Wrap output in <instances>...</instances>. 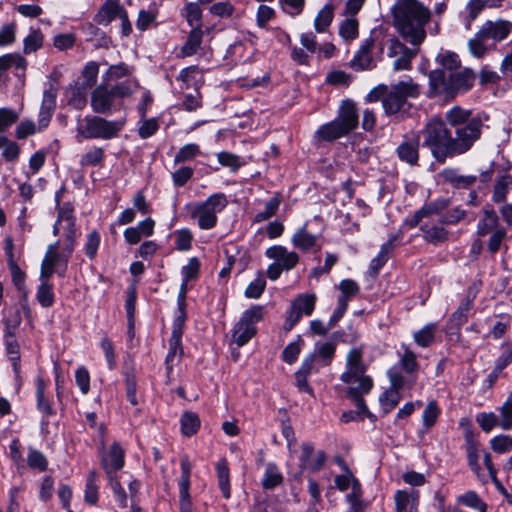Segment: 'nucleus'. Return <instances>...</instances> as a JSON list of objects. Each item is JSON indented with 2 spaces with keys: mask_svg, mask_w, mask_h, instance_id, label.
I'll return each instance as SVG.
<instances>
[{
  "mask_svg": "<svg viewBox=\"0 0 512 512\" xmlns=\"http://www.w3.org/2000/svg\"><path fill=\"white\" fill-rule=\"evenodd\" d=\"M184 317H177L173 323L172 334L169 339V351L165 358L167 373L169 374L173 368V361L177 354L182 353L181 339L183 335Z\"/></svg>",
  "mask_w": 512,
  "mask_h": 512,
  "instance_id": "nucleus-14",
  "label": "nucleus"
},
{
  "mask_svg": "<svg viewBox=\"0 0 512 512\" xmlns=\"http://www.w3.org/2000/svg\"><path fill=\"white\" fill-rule=\"evenodd\" d=\"M126 10L121 5L120 0H106L94 16V21L98 25L107 26L116 18H120Z\"/></svg>",
  "mask_w": 512,
  "mask_h": 512,
  "instance_id": "nucleus-17",
  "label": "nucleus"
},
{
  "mask_svg": "<svg viewBox=\"0 0 512 512\" xmlns=\"http://www.w3.org/2000/svg\"><path fill=\"white\" fill-rule=\"evenodd\" d=\"M291 242L295 248L306 251L316 245L317 236L308 232L305 227H301L293 234Z\"/></svg>",
  "mask_w": 512,
  "mask_h": 512,
  "instance_id": "nucleus-27",
  "label": "nucleus"
},
{
  "mask_svg": "<svg viewBox=\"0 0 512 512\" xmlns=\"http://www.w3.org/2000/svg\"><path fill=\"white\" fill-rule=\"evenodd\" d=\"M58 248H59L58 242L50 244L47 248L45 257L43 259V261H47V264H49L50 266H52L55 269L57 267L63 266V252L60 253L58 251ZM62 270H63V267H61V269L58 271V273L60 274V272Z\"/></svg>",
  "mask_w": 512,
  "mask_h": 512,
  "instance_id": "nucleus-48",
  "label": "nucleus"
},
{
  "mask_svg": "<svg viewBox=\"0 0 512 512\" xmlns=\"http://www.w3.org/2000/svg\"><path fill=\"white\" fill-rule=\"evenodd\" d=\"M317 297L315 294H299L291 303L287 312L284 329L290 331L301 319L303 315H312Z\"/></svg>",
  "mask_w": 512,
  "mask_h": 512,
  "instance_id": "nucleus-11",
  "label": "nucleus"
},
{
  "mask_svg": "<svg viewBox=\"0 0 512 512\" xmlns=\"http://www.w3.org/2000/svg\"><path fill=\"white\" fill-rule=\"evenodd\" d=\"M228 204L227 197L223 193L209 196L205 201L188 206L192 219L197 221L202 230H210L217 224V214Z\"/></svg>",
  "mask_w": 512,
  "mask_h": 512,
  "instance_id": "nucleus-9",
  "label": "nucleus"
},
{
  "mask_svg": "<svg viewBox=\"0 0 512 512\" xmlns=\"http://www.w3.org/2000/svg\"><path fill=\"white\" fill-rule=\"evenodd\" d=\"M334 17V7L332 4H326L316 15L314 28L318 33H323L331 25Z\"/></svg>",
  "mask_w": 512,
  "mask_h": 512,
  "instance_id": "nucleus-29",
  "label": "nucleus"
},
{
  "mask_svg": "<svg viewBox=\"0 0 512 512\" xmlns=\"http://www.w3.org/2000/svg\"><path fill=\"white\" fill-rule=\"evenodd\" d=\"M182 16L185 17L192 29L201 28L202 10L197 3H187L182 9Z\"/></svg>",
  "mask_w": 512,
  "mask_h": 512,
  "instance_id": "nucleus-34",
  "label": "nucleus"
},
{
  "mask_svg": "<svg viewBox=\"0 0 512 512\" xmlns=\"http://www.w3.org/2000/svg\"><path fill=\"white\" fill-rule=\"evenodd\" d=\"M27 464L30 468L36 469L40 472L46 471L48 467V461L44 454L33 448H29Z\"/></svg>",
  "mask_w": 512,
  "mask_h": 512,
  "instance_id": "nucleus-46",
  "label": "nucleus"
},
{
  "mask_svg": "<svg viewBox=\"0 0 512 512\" xmlns=\"http://www.w3.org/2000/svg\"><path fill=\"white\" fill-rule=\"evenodd\" d=\"M400 401V394L395 390H388L380 397L382 410L385 414L390 413Z\"/></svg>",
  "mask_w": 512,
  "mask_h": 512,
  "instance_id": "nucleus-58",
  "label": "nucleus"
},
{
  "mask_svg": "<svg viewBox=\"0 0 512 512\" xmlns=\"http://www.w3.org/2000/svg\"><path fill=\"white\" fill-rule=\"evenodd\" d=\"M499 426L503 430L512 429V393L508 396L506 401L500 407Z\"/></svg>",
  "mask_w": 512,
  "mask_h": 512,
  "instance_id": "nucleus-50",
  "label": "nucleus"
},
{
  "mask_svg": "<svg viewBox=\"0 0 512 512\" xmlns=\"http://www.w3.org/2000/svg\"><path fill=\"white\" fill-rule=\"evenodd\" d=\"M466 452L471 470L479 476L481 467L479 464L478 443L472 435L466 436Z\"/></svg>",
  "mask_w": 512,
  "mask_h": 512,
  "instance_id": "nucleus-32",
  "label": "nucleus"
},
{
  "mask_svg": "<svg viewBox=\"0 0 512 512\" xmlns=\"http://www.w3.org/2000/svg\"><path fill=\"white\" fill-rule=\"evenodd\" d=\"M280 202L278 196L270 198L265 204V209L255 215L254 222L261 223L274 216L279 209Z\"/></svg>",
  "mask_w": 512,
  "mask_h": 512,
  "instance_id": "nucleus-44",
  "label": "nucleus"
},
{
  "mask_svg": "<svg viewBox=\"0 0 512 512\" xmlns=\"http://www.w3.org/2000/svg\"><path fill=\"white\" fill-rule=\"evenodd\" d=\"M418 48H408L397 39L390 41L387 55L394 58L393 70L403 71L412 68V60L417 56Z\"/></svg>",
  "mask_w": 512,
  "mask_h": 512,
  "instance_id": "nucleus-12",
  "label": "nucleus"
},
{
  "mask_svg": "<svg viewBox=\"0 0 512 512\" xmlns=\"http://www.w3.org/2000/svg\"><path fill=\"white\" fill-rule=\"evenodd\" d=\"M512 32V22L505 19L487 20L481 25L475 35L468 40L470 54L478 59L484 58L487 53L495 49L496 45Z\"/></svg>",
  "mask_w": 512,
  "mask_h": 512,
  "instance_id": "nucleus-4",
  "label": "nucleus"
},
{
  "mask_svg": "<svg viewBox=\"0 0 512 512\" xmlns=\"http://www.w3.org/2000/svg\"><path fill=\"white\" fill-rule=\"evenodd\" d=\"M374 40L368 38L361 45L351 60V67L355 70H367L373 67L372 49Z\"/></svg>",
  "mask_w": 512,
  "mask_h": 512,
  "instance_id": "nucleus-21",
  "label": "nucleus"
},
{
  "mask_svg": "<svg viewBox=\"0 0 512 512\" xmlns=\"http://www.w3.org/2000/svg\"><path fill=\"white\" fill-rule=\"evenodd\" d=\"M339 290L341 292V295L339 296L338 299L344 298L345 304L348 305L350 298L356 296L359 293L360 288L359 285L354 280L344 279L339 284Z\"/></svg>",
  "mask_w": 512,
  "mask_h": 512,
  "instance_id": "nucleus-55",
  "label": "nucleus"
},
{
  "mask_svg": "<svg viewBox=\"0 0 512 512\" xmlns=\"http://www.w3.org/2000/svg\"><path fill=\"white\" fill-rule=\"evenodd\" d=\"M500 226L499 217L493 209L484 210L482 217L477 224V234L480 237L494 233Z\"/></svg>",
  "mask_w": 512,
  "mask_h": 512,
  "instance_id": "nucleus-23",
  "label": "nucleus"
},
{
  "mask_svg": "<svg viewBox=\"0 0 512 512\" xmlns=\"http://www.w3.org/2000/svg\"><path fill=\"white\" fill-rule=\"evenodd\" d=\"M36 298L42 307H50L54 303V293L52 285L41 283L37 288Z\"/></svg>",
  "mask_w": 512,
  "mask_h": 512,
  "instance_id": "nucleus-53",
  "label": "nucleus"
},
{
  "mask_svg": "<svg viewBox=\"0 0 512 512\" xmlns=\"http://www.w3.org/2000/svg\"><path fill=\"white\" fill-rule=\"evenodd\" d=\"M396 512H418L419 493L397 490L394 495Z\"/></svg>",
  "mask_w": 512,
  "mask_h": 512,
  "instance_id": "nucleus-22",
  "label": "nucleus"
},
{
  "mask_svg": "<svg viewBox=\"0 0 512 512\" xmlns=\"http://www.w3.org/2000/svg\"><path fill=\"white\" fill-rule=\"evenodd\" d=\"M336 350V343L332 341L318 342L315 345V357L317 356L323 365H329Z\"/></svg>",
  "mask_w": 512,
  "mask_h": 512,
  "instance_id": "nucleus-38",
  "label": "nucleus"
},
{
  "mask_svg": "<svg viewBox=\"0 0 512 512\" xmlns=\"http://www.w3.org/2000/svg\"><path fill=\"white\" fill-rule=\"evenodd\" d=\"M43 35L40 30H31L29 35L24 39V52L26 54L35 52L42 46Z\"/></svg>",
  "mask_w": 512,
  "mask_h": 512,
  "instance_id": "nucleus-63",
  "label": "nucleus"
},
{
  "mask_svg": "<svg viewBox=\"0 0 512 512\" xmlns=\"http://www.w3.org/2000/svg\"><path fill=\"white\" fill-rule=\"evenodd\" d=\"M341 380L347 385L348 395L355 401L357 408L365 412L367 407L362 396L371 390L373 381L366 375L360 347H354L347 353L346 370L342 373Z\"/></svg>",
  "mask_w": 512,
  "mask_h": 512,
  "instance_id": "nucleus-3",
  "label": "nucleus"
},
{
  "mask_svg": "<svg viewBox=\"0 0 512 512\" xmlns=\"http://www.w3.org/2000/svg\"><path fill=\"white\" fill-rule=\"evenodd\" d=\"M419 138L418 135L412 139L403 140L396 148V154L400 161L414 166L419 160Z\"/></svg>",
  "mask_w": 512,
  "mask_h": 512,
  "instance_id": "nucleus-20",
  "label": "nucleus"
},
{
  "mask_svg": "<svg viewBox=\"0 0 512 512\" xmlns=\"http://www.w3.org/2000/svg\"><path fill=\"white\" fill-rule=\"evenodd\" d=\"M200 269V262L196 257L189 259L187 265L182 267L183 280L180 287L187 288V284L190 280L195 279L198 276Z\"/></svg>",
  "mask_w": 512,
  "mask_h": 512,
  "instance_id": "nucleus-49",
  "label": "nucleus"
},
{
  "mask_svg": "<svg viewBox=\"0 0 512 512\" xmlns=\"http://www.w3.org/2000/svg\"><path fill=\"white\" fill-rule=\"evenodd\" d=\"M5 346L6 352L9 357V360L12 363V368L16 376H18L20 372V353H19V345L15 338L14 333L10 330L9 327L6 328L5 332Z\"/></svg>",
  "mask_w": 512,
  "mask_h": 512,
  "instance_id": "nucleus-25",
  "label": "nucleus"
},
{
  "mask_svg": "<svg viewBox=\"0 0 512 512\" xmlns=\"http://www.w3.org/2000/svg\"><path fill=\"white\" fill-rule=\"evenodd\" d=\"M388 377L391 383V389L399 391L405 386H412L415 383V378L410 377L408 380L397 370L390 369L388 371Z\"/></svg>",
  "mask_w": 512,
  "mask_h": 512,
  "instance_id": "nucleus-54",
  "label": "nucleus"
},
{
  "mask_svg": "<svg viewBox=\"0 0 512 512\" xmlns=\"http://www.w3.org/2000/svg\"><path fill=\"white\" fill-rule=\"evenodd\" d=\"M420 94V87L412 78H406L391 86L382 99V106L387 116H394L399 120L404 119L411 108L409 98H417Z\"/></svg>",
  "mask_w": 512,
  "mask_h": 512,
  "instance_id": "nucleus-6",
  "label": "nucleus"
},
{
  "mask_svg": "<svg viewBox=\"0 0 512 512\" xmlns=\"http://www.w3.org/2000/svg\"><path fill=\"white\" fill-rule=\"evenodd\" d=\"M200 154V147L195 143H188L182 146L174 157V163H184L194 159Z\"/></svg>",
  "mask_w": 512,
  "mask_h": 512,
  "instance_id": "nucleus-47",
  "label": "nucleus"
},
{
  "mask_svg": "<svg viewBox=\"0 0 512 512\" xmlns=\"http://www.w3.org/2000/svg\"><path fill=\"white\" fill-rule=\"evenodd\" d=\"M491 448L494 452L504 454L512 450V437L507 435H498L490 440Z\"/></svg>",
  "mask_w": 512,
  "mask_h": 512,
  "instance_id": "nucleus-60",
  "label": "nucleus"
},
{
  "mask_svg": "<svg viewBox=\"0 0 512 512\" xmlns=\"http://www.w3.org/2000/svg\"><path fill=\"white\" fill-rule=\"evenodd\" d=\"M346 135L348 133L335 119L323 124L316 131V136L323 141H333Z\"/></svg>",
  "mask_w": 512,
  "mask_h": 512,
  "instance_id": "nucleus-26",
  "label": "nucleus"
},
{
  "mask_svg": "<svg viewBox=\"0 0 512 512\" xmlns=\"http://www.w3.org/2000/svg\"><path fill=\"white\" fill-rule=\"evenodd\" d=\"M217 159L222 166L228 167L232 171L238 170L243 165V161L238 155L227 151L219 152Z\"/></svg>",
  "mask_w": 512,
  "mask_h": 512,
  "instance_id": "nucleus-59",
  "label": "nucleus"
},
{
  "mask_svg": "<svg viewBox=\"0 0 512 512\" xmlns=\"http://www.w3.org/2000/svg\"><path fill=\"white\" fill-rule=\"evenodd\" d=\"M362 488L359 481H355L353 490L346 495V501L350 504L347 512H362L365 509V504L362 500Z\"/></svg>",
  "mask_w": 512,
  "mask_h": 512,
  "instance_id": "nucleus-35",
  "label": "nucleus"
},
{
  "mask_svg": "<svg viewBox=\"0 0 512 512\" xmlns=\"http://www.w3.org/2000/svg\"><path fill=\"white\" fill-rule=\"evenodd\" d=\"M418 137H422V146L429 149L437 162L444 163L453 157L451 130L447 122L435 118L429 120L418 132Z\"/></svg>",
  "mask_w": 512,
  "mask_h": 512,
  "instance_id": "nucleus-5",
  "label": "nucleus"
},
{
  "mask_svg": "<svg viewBox=\"0 0 512 512\" xmlns=\"http://www.w3.org/2000/svg\"><path fill=\"white\" fill-rule=\"evenodd\" d=\"M511 184L512 176L509 174H505L497 178L494 184L492 200L496 203L504 202Z\"/></svg>",
  "mask_w": 512,
  "mask_h": 512,
  "instance_id": "nucleus-33",
  "label": "nucleus"
},
{
  "mask_svg": "<svg viewBox=\"0 0 512 512\" xmlns=\"http://www.w3.org/2000/svg\"><path fill=\"white\" fill-rule=\"evenodd\" d=\"M125 120H108L100 116L88 115L78 122L77 133L84 139L109 140L117 137Z\"/></svg>",
  "mask_w": 512,
  "mask_h": 512,
  "instance_id": "nucleus-8",
  "label": "nucleus"
},
{
  "mask_svg": "<svg viewBox=\"0 0 512 512\" xmlns=\"http://www.w3.org/2000/svg\"><path fill=\"white\" fill-rule=\"evenodd\" d=\"M175 248L178 251H188L191 249L193 235L188 228L174 231Z\"/></svg>",
  "mask_w": 512,
  "mask_h": 512,
  "instance_id": "nucleus-45",
  "label": "nucleus"
},
{
  "mask_svg": "<svg viewBox=\"0 0 512 512\" xmlns=\"http://www.w3.org/2000/svg\"><path fill=\"white\" fill-rule=\"evenodd\" d=\"M266 281L262 274H259L256 279L249 283L245 290V296L248 298L257 299L264 292Z\"/></svg>",
  "mask_w": 512,
  "mask_h": 512,
  "instance_id": "nucleus-61",
  "label": "nucleus"
},
{
  "mask_svg": "<svg viewBox=\"0 0 512 512\" xmlns=\"http://www.w3.org/2000/svg\"><path fill=\"white\" fill-rule=\"evenodd\" d=\"M265 255L269 259L275 260L284 270L293 269L298 261L299 256L293 251H288L284 246L275 245L268 248Z\"/></svg>",
  "mask_w": 512,
  "mask_h": 512,
  "instance_id": "nucleus-19",
  "label": "nucleus"
},
{
  "mask_svg": "<svg viewBox=\"0 0 512 512\" xmlns=\"http://www.w3.org/2000/svg\"><path fill=\"white\" fill-rule=\"evenodd\" d=\"M449 206V201L444 198H439L429 203H426L423 207H421L422 212L426 215L427 218L433 215H440L447 207Z\"/></svg>",
  "mask_w": 512,
  "mask_h": 512,
  "instance_id": "nucleus-62",
  "label": "nucleus"
},
{
  "mask_svg": "<svg viewBox=\"0 0 512 512\" xmlns=\"http://www.w3.org/2000/svg\"><path fill=\"white\" fill-rule=\"evenodd\" d=\"M440 415V409L435 401H431L425 407L422 414V424L424 427V434L427 430H429L437 421Z\"/></svg>",
  "mask_w": 512,
  "mask_h": 512,
  "instance_id": "nucleus-41",
  "label": "nucleus"
},
{
  "mask_svg": "<svg viewBox=\"0 0 512 512\" xmlns=\"http://www.w3.org/2000/svg\"><path fill=\"white\" fill-rule=\"evenodd\" d=\"M283 476L274 464H268L262 479V484L265 489H274L281 484Z\"/></svg>",
  "mask_w": 512,
  "mask_h": 512,
  "instance_id": "nucleus-39",
  "label": "nucleus"
},
{
  "mask_svg": "<svg viewBox=\"0 0 512 512\" xmlns=\"http://www.w3.org/2000/svg\"><path fill=\"white\" fill-rule=\"evenodd\" d=\"M100 234L93 230L87 235L86 243L84 245L85 254L89 259H94L100 246Z\"/></svg>",
  "mask_w": 512,
  "mask_h": 512,
  "instance_id": "nucleus-64",
  "label": "nucleus"
},
{
  "mask_svg": "<svg viewBox=\"0 0 512 512\" xmlns=\"http://www.w3.org/2000/svg\"><path fill=\"white\" fill-rule=\"evenodd\" d=\"M263 317L261 306H253L246 310L232 330V340L241 347L256 335V323Z\"/></svg>",
  "mask_w": 512,
  "mask_h": 512,
  "instance_id": "nucleus-10",
  "label": "nucleus"
},
{
  "mask_svg": "<svg viewBox=\"0 0 512 512\" xmlns=\"http://www.w3.org/2000/svg\"><path fill=\"white\" fill-rule=\"evenodd\" d=\"M445 120L451 130L452 156L468 152L482 133V121L458 106L450 109Z\"/></svg>",
  "mask_w": 512,
  "mask_h": 512,
  "instance_id": "nucleus-2",
  "label": "nucleus"
},
{
  "mask_svg": "<svg viewBox=\"0 0 512 512\" xmlns=\"http://www.w3.org/2000/svg\"><path fill=\"white\" fill-rule=\"evenodd\" d=\"M303 340L298 336L296 341L289 343L282 352V359L288 364L294 363L301 351Z\"/></svg>",
  "mask_w": 512,
  "mask_h": 512,
  "instance_id": "nucleus-56",
  "label": "nucleus"
},
{
  "mask_svg": "<svg viewBox=\"0 0 512 512\" xmlns=\"http://www.w3.org/2000/svg\"><path fill=\"white\" fill-rule=\"evenodd\" d=\"M218 485L222 492L224 498L228 499L230 497V481H229V469L227 465V461L225 459H221L216 464Z\"/></svg>",
  "mask_w": 512,
  "mask_h": 512,
  "instance_id": "nucleus-31",
  "label": "nucleus"
},
{
  "mask_svg": "<svg viewBox=\"0 0 512 512\" xmlns=\"http://www.w3.org/2000/svg\"><path fill=\"white\" fill-rule=\"evenodd\" d=\"M86 86H74L68 90V103L74 108L81 110L86 105Z\"/></svg>",
  "mask_w": 512,
  "mask_h": 512,
  "instance_id": "nucleus-43",
  "label": "nucleus"
},
{
  "mask_svg": "<svg viewBox=\"0 0 512 512\" xmlns=\"http://www.w3.org/2000/svg\"><path fill=\"white\" fill-rule=\"evenodd\" d=\"M180 421L182 433L186 436H192L200 427L199 417L193 412H185Z\"/></svg>",
  "mask_w": 512,
  "mask_h": 512,
  "instance_id": "nucleus-40",
  "label": "nucleus"
},
{
  "mask_svg": "<svg viewBox=\"0 0 512 512\" xmlns=\"http://www.w3.org/2000/svg\"><path fill=\"white\" fill-rule=\"evenodd\" d=\"M104 160V150L100 147H93L80 158L82 166H96Z\"/></svg>",
  "mask_w": 512,
  "mask_h": 512,
  "instance_id": "nucleus-52",
  "label": "nucleus"
},
{
  "mask_svg": "<svg viewBox=\"0 0 512 512\" xmlns=\"http://www.w3.org/2000/svg\"><path fill=\"white\" fill-rule=\"evenodd\" d=\"M91 108L98 114H112L117 102L107 86L99 85L91 93Z\"/></svg>",
  "mask_w": 512,
  "mask_h": 512,
  "instance_id": "nucleus-13",
  "label": "nucleus"
},
{
  "mask_svg": "<svg viewBox=\"0 0 512 512\" xmlns=\"http://www.w3.org/2000/svg\"><path fill=\"white\" fill-rule=\"evenodd\" d=\"M437 331L436 323H429L414 333V341L420 347H428L434 340Z\"/></svg>",
  "mask_w": 512,
  "mask_h": 512,
  "instance_id": "nucleus-37",
  "label": "nucleus"
},
{
  "mask_svg": "<svg viewBox=\"0 0 512 512\" xmlns=\"http://www.w3.org/2000/svg\"><path fill=\"white\" fill-rule=\"evenodd\" d=\"M203 31L201 28H193L188 36L187 41L181 49V54L184 57L192 56L196 53L201 45Z\"/></svg>",
  "mask_w": 512,
  "mask_h": 512,
  "instance_id": "nucleus-30",
  "label": "nucleus"
},
{
  "mask_svg": "<svg viewBox=\"0 0 512 512\" xmlns=\"http://www.w3.org/2000/svg\"><path fill=\"white\" fill-rule=\"evenodd\" d=\"M475 79L476 75L470 68L448 74L442 69H436L429 74L430 87L434 93L447 96L467 92L473 87Z\"/></svg>",
  "mask_w": 512,
  "mask_h": 512,
  "instance_id": "nucleus-7",
  "label": "nucleus"
},
{
  "mask_svg": "<svg viewBox=\"0 0 512 512\" xmlns=\"http://www.w3.org/2000/svg\"><path fill=\"white\" fill-rule=\"evenodd\" d=\"M437 59L443 69L449 71V73L455 72L454 70L458 69L461 64L458 55L450 51H442Z\"/></svg>",
  "mask_w": 512,
  "mask_h": 512,
  "instance_id": "nucleus-51",
  "label": "nucleus"
},
{
  "mask_svg": "<svg viewBox=\"0 0 512 512\" xmlns=\"http://www.w3.org/2000/svg\"><path fill=\"white\" fill-rule=\"evenodd\" d=\"M84 497L85 501L91 505H95L98 501V486L96 484V474L93 471L87 477Z\"/></svg>",
  "mask_w": 512,
  "mask_h": 512,
  "instance_id": "nucleus-57",
  "label": "nucleus"
},
{
  "mask_svg": "<svg viewBox=\"0 0 512 512\" xmlns=\"http://www.w3.org/2000/svg\"><path fill=\"white\" fill-rule=\"evenodd\" d=\"M102 466L108 479L115 477V473L124 466V450L118 443H113L109 452L102 458Z\"/></svg>",
  "mask_w": 512,
  "mask_h": 512,
  "instance_id": "nucleus-18",
  "label": "nucleus"
},
{
  "mask_svg": "<svg viewBox=\"0 0 512 512\" xmlns=\"http://www.w3.org/2000/svg\"><path fill=\"white\" fill-rule=\"evenodd\" d=\"M335 120L345 129L348 134L356 129L359 123V115L356 104L349 99L343 100Z\"/></svg>",
  "mask_w": 512,
  "mask_h": 512,
  "instance_id": "nucleus-16",
  "label": "nucleus"
},
{
  "mask_svg": "<svg viewBox=\"0 0 512 512\" xmlns=\"http://www.w3.org/2000/svg\"><path fill=\"white\" fill-rule=\"evenodd\" d=\"M326 461L324 451H314V445L311 442L303 443L301 446V467L312 472L319 471Z\"/></svg>",
  "mask_w": 512,
  "mask_h": 512,
  "instance_id": "nucleus-15",
  "label": "nucleus"
},
{
  "mask_svg": "<svg viewBox=\"0 0 512 512\" xmlns=\"http://www.w3.org/2000/svg\"><path fill=\"white\" fill-rule=\"evenodd\" d=\"M423 238L428 243L437 245L448 239V231L440 224L423 223L420 226Z\"/></svg>",
  "mask_w": 512,
  "mask_h": 512,
  "instance_id": "nucleus-24",
  "label": "nucleus"
},
{
  "mask_svg": "<svg viewBox=\"0 0 512 512\" xmlns=\"http://www.w3.org/2000/svg\"><path fill=\"white\" fill-rule=\"evenodd\" d=\"M457 502L469 508L478 510L479 512H486V504L474 491H467L466 493L458 496Z\"/></svg>",
  "mask_w": 512,
  "mask_h": 512,
  "instance_id": "nucleus-42",
  "label": "nucleus"
},
{
  "mask_svg": "<svg viewBox=\"0 0 512 512\" xmlns=\"http://www.w3.org/2000/svg\"><path fill=\"white\" fill-rule=\"evenodd\" d=\"M338 463L340 464L345 473L337 475L334 478L336 488L341 492L346 491L349 487H351V490H353L354 482L358 480L355 478V476L349 470V468L347 467L346 463L343 460L339 459Z\"/></svg>",
  "mask_w": 512,
  "mask_h": 512,
  "instance_id": "nucleus-36",
  "label": "nucleus"
},
{
  "mask_svg": "<svg viewBox=\"0 0 512 512\" xmlns=\"http://www.w3.org/2000/svg\"><path fill=\"white\" fill-rule=\"evenodd\" d=\"M430 11L417 0H399L394 7V22L400 35L412 46H419L426 38L425 25Z\"/></svg>",
  "mask_w": 512,
  "mask_h": 512,
  "instance_id": "nucleus-1",
  "label": "nucleus"
},
{
  "mask_svg": "<svg viewBox=\"0 0 512 512\" xmlns=\"http://www.w3.org/2000/svg\"><path fill=\"white\" fill-rule=\"evenodd\" d=\"M441 175L446 182L457 188H467L476 182V176L459 175L454 169H445Z\"/></svg>",
  "mask_w": 512,
  "mask_h": 512,
  "instance_id": "nucleus-28",
  "label": "nucleus"
}]
</instances>
